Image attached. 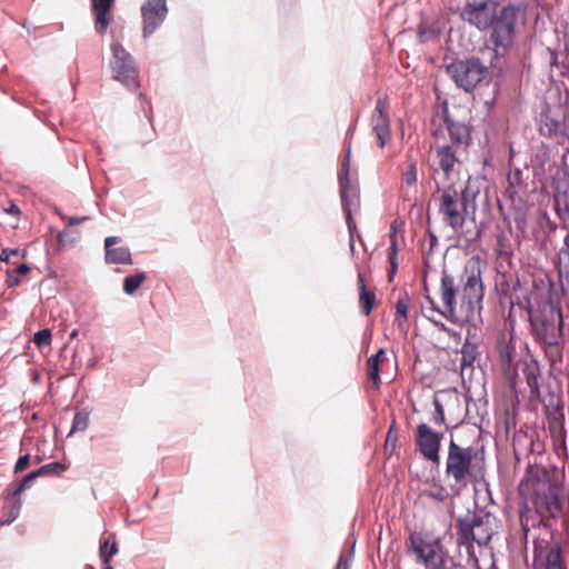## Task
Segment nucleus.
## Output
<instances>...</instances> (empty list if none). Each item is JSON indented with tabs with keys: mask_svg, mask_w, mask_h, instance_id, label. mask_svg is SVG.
I'll return each mask as SVG.
<instances>
[{
	"mask_svg": "<svg viewBox=\"0 0 569 569\" xmlns=\"http://www.w3.org/2000/svg\"><path fill=\"white\" fill-rule=\"evenodd\" d=\"M442 307L429 295L426 302L431 312H437L452 323L472 322L480 315L483 306L485 286L482 282L481 261L472 258L463 268L458 283L455 277L443 269L439 288Z\"/></svg>",
	"mask_w": 569,
	"mask_h": 569,
	"instance_id": "f257e3e1",
	"label": "nucleus"
},
{
	"mask_svg": "<svg viewBox=\"0 0 569 569\" xmlns=\"http://www.w3.org/2000/svg\"><path fill=\"white\" fill-rule=\"evenodd\" d=\"M505 57L498 50H486L480 56L455 59L446 66V72L455 84L465 92H472L478 86L489 84L502 74Z\"/></svg>",
	"mask_w": 569,
	"mask_h": 569,
	"instance_id": "f03ea898",
	"label": "nucleus"
},
{
	"mask_svg": "<svg viewBox=\"0 0 569 569\" xmlns=\"http://www.w3.org/2000/svg\"><path fill=\"white\" fill-rule=\"evenodd\" d=\"M532 505L535 507L536 517L528 515L530 509L525 505V510L520 509V523L521 529L527 537L531 527L536 522H540L545 515L556 517L562 509V502L559 497L558 485L551 482L550 479L537 480L533 485Z\"/></svg>",
	"mask_w": 569,
	"mask_h": 569,
	"instance_id": "7ed1b4c3",
	"label": "nucleus"
},
{
	"mask_svg": "<svg viewBox=\"0 0 569 569\" xmlns=\"http://www.w3.org/2000/svg\"><path fill=\"white\" fill-rule=\"evenodd\" d=\"M496 517L485 510H467L463 516L456 519V535L459 547H466L468 553L473 548V542L479 546L487 545L493 533Z\"/></svg>",
	"mask_w": 569,
	"mask_h": 569,
	"instance_id": "20e7f679",
	"label": "nucleus"
},
{
	"mask_svg": "<svg viewBox=\"0 0 569 569\" xmlns=\"http://www.w3.org/2000/svg\"><path fill=\"white\" fill-rule=\"evenodd\" d=\"M477 452L472 447H462L453 439L450 440L448 447V456L446 460V476L453 480V485L459 489L467 487L469 482L479 481V477L483 478L479 471H475L472 463L473 456Z\"/></svg>",
	"mask_w": 569,
	"mask_h": 569,
	"instance_id": "39448f33",
	"label": "nucleus"
},
{
	"mask_svg": "<svg viewBox=\"0 0 569 569\" xmlns=\"http://www.w3.org/2000/svg\"><path fill=\"white\" fill-rule=\"evenodd\" d=\"M536 340L549 347H557L562 336V313L550 306L530 319Z\"/></svg>",
	"mask_w": 569,
	"mask_h": 569,
	"instance_id": "423d86ee",
	"label": "nucleus"
},
{
	"mask_svg": "<svg viewBox=\"0 0 569 569\" xmlns=\"http://www.w3.org/2000/svg\"><path fill=\"white\" fill-rule=\"evenodd\" d=\"M350 156H351V147L348 146L347 154L341 163L340 170L338 172V182L340 188V199L341 207L346 214V223L350 233V248L353 251L355 243L352 239L353 231L356 230V222L352 218V209L359 207V191L357 186L352 184L350 181L349 172H350Z\"/></svg>",
	"mask_w": 569,
	"mask_h": 569,
	"instance_id": "0eeeda50",
	"label": "nucleus"
},
{
	"mask_svg": "<svg viewBox=\"0 0 569 569\" xmlns=\"http://www.w3.org/2000/svg\"><path fill=\"white\" fill-rule=\"evenodd\" d=\"M110 50L112 53L110 61L112 78L122 83L128 90L136 91L140 87V82L139 70L133 57L119 42H112Z\"/></svg>",
	"mask_w": 569,
	"mask_h": 569,
	"instance_id": "6e6552de",
	"label": "nucleus"
},
{
	"mask_svg": "<svg viewBox=\"0 0 569 569\" xmlns=\"http://www.w3.org/2000/svg\"><path fill=\"white\" fill-rule=\"evenodd\" d=\"M519 14V7L509 3L502 7L493 18L490 42L495 46L492 50L505 53L507 47L513 41L515 27Z\"/></svg>",
	"mask_w": 569,
	"mask_h": 569,
	"instance_id": "1a4fd4ad",
	"label": "nucleus"
},
{
	"mask_svg": "<svg viewBox=\"0 0 569 569\" xmlns=\"http://www.w3.org/2000/svg\"><path fill=\"white\" fill-rule=\"evenodd\" d=\"M439 192H441L439 197V213L442 216L443 222L456 231L461 229L465 224L467 213L458 202V191L455 184L450 183L442 190L440 184L436 182L432 197Z\"/></svg>",
	"mask_w": 569,
	"mask_h": 569,
	"instance_id": "9d476101",
	"label": "nucleus"
},
{
	"mask_svg": "<svg viewBox=\"0 0 569 569\" xmlns=\"http://www.w3.org/2000/svg\"><path fill=\"white\" fill-rule=\"evenodd\" d=\"M497 6L495 0H466L461 18L479 30H486L493 22V18L497 14Z\"/></svg>",
	"mask_w": 569,
	"mask_h": 569,
	"instance_id": "9b49d317",
	"label": "nucleus"
},
{
	"mask_svg": "<svg viewBox=\"0 0 569 569\" xmlns=\"http://www.w3.org/2000/svg\"><path fill=\"white\" fill-rule=\"evenodd\" d=\"M443 433L433 430L430 426L421 422L416 429V445L421 456L433 462L439 463L440 461V448Z\"/></svg>",
	"mask_w": 569,
	"mask_h": 569,
	"instance_id": "f8f14e48",
	"label": "nucleus"
},
{
	"mask_svg": "<svg viewBox=\"0 0 569 569\" xmlns=\"http://www.w3.org/2000/svg\"><path fill=\"white\" fill-rule=\"evenodd\" d=\"M533 569H566L558 543L550 545L546 540L533 542Z\"/></svg>",
	"mask_w": 569,
	"mask_h": 569,
	"instance_id": "ddd939ff",
	"label": "nucleus"
},
{
	"mask_svg": "<svg viewBox=\"0 0 569 569\" xmlns=\"http://www.w3.org/2000/svg\"><path fill=\"white\" fill-rule=\"evenodd\" d=\"M140 11L143 21L142 36L149 38L168 16L167 0H146Z\"/></svg>",
	"mask_w": 569,
	"mask_h": 569,
	"instance_id": "4468645a",
	"label": "nucleus"
},
{
	"mask_svg": "<svg viewBox=\"0 0 569 569\" xmlns=\"http://www.w3.org/2000/svg\"><path fill=\"white\" fill-rule=\"evenodd\" d=\"M371 122L378 144L380 148H383L391 139L388 97L377 99L375 111L371 116Z\"/></svg>",
	"mask_w": 569,
	"mask_h": 569,
	"instance_id": "2eb2a0df",
	"label": "nucleus"
},
{
	"mask_svg": "<svg viewBox=\"0 0 569 569\" xmlns=\"http://www.w3.org/2000/svg\"><path fill=\"white\" fill-rule=\"evenodd\" d=\"M540 134L547 138H569L566 116L559 109H547L540 113Z\"/></svg>",
	"mask_w": 569,
	"mask_h": 569,
	"instance_id": "dca6fc26",
	"label": "nucleus"
},
{
	"mask_svg": "<svg viewBox=\"0 0 569 569\" xmlns=\"http://www.w3.org/2000/svg\"><path fill=\"white\" fill-rule=\"evenodd\" d=\"M410 545L413 552L423 561L427 568L441 569L445 566V559L440 553V546L438 542H426L421 537L411 535Z\"/></svg>",
	"mask_w": 569,
	"mask_h": 569,
	"instance_id": "f3484780",
	"label": "nucleus"
},
{
	"mask_svg": "<svg viewBox=\"0 0 569 569\" xmlns=\"http://www.w3.org/2000/svg\"><path fill=\"white\" fill-rule=\"evenodd\" d=\"M441 117L451 142L456 146L468 147L472 141L470 127L463 121L455 120L450 116L447 102L442 106Z\"/></svg>",
	"mask_w": 569,
	"mask_h": 569,
	"instance_id": "a211bd4d",
	"label": "nucleus"
},
{
	"mask_svg": "<svg viewBox=\"0 0 569 569\" xmlns=\"http://www.w3.org/2000/svg\"><path fill=\"white\" fill-rule=\"evenodd\" d=\"M120 241L121 239L119 237L113 236L104 239L106 262L109 264H132L131 252L128 247L113 248V246Z\"/></svg>",
	"mask_w": 569,
	"mask_h": 569,
	"instance_id": "6ab92c4d",
	"label": "nucleus"
},
{
	"mask_svg": "<svg viewBox=\"0 0 569 569\" xmlns=\"http://www.w3.org/2000/svg\"><path fill=\"white\" fill-rule=\"evenodd\" d=\"M436 156L439 167L433 169V173H438L441 170L446 179H450L455 164L458 161L452 147L449 144L437 147Z\"/></svg>",
	"mask_w": 569,
	"mask_h": 569,
	"instance_id": "aec40b11",
	"label": "nucleus"
},
{
	"mask_svg": "<svg viewBox=\"0 0 569 569\" xmlns=\"http://www.w3.org/2000/svg\"><path fill=\"white\" fill-rule=\"evenodd\" d=\"M3 498L4 503L1 509V520L4 525H10L19 517L22 508V500L18 496H10V487L6 489Z\"/></svg>",
	"mask_w": 569,
	"mask_h": 569,
	"instance_id": "412c9836",
	"label": "nucleus"
},
{
	"mask_svg": "<svg viewBox=\"0 0 569 569\" xmlns=\"http://www.w3.org/2000/svg\"><path fill=\"white\" fill-rule=\"evenodd\" d=\"M92 10L96 14L97 32L103 34L109 26L108 16L114 3V0H91Z\"/></svg>",
	"mask_w": 569,
	"mask_h": 569,
	"instance_id": "4be33fe9",
	"label": "nucleus"
},
{
	"mask_svg": "<svg viewBox=\"0 0 569 569\" xmlns=\"http://www.w3.org/2000/svg\"><path fill=\"white\" fill-rule=\"evenodd\" d=\"M553 207L557 216L562 221V229L569 230V188L555 196Z\"/></svg>",
	"mask_w": 569,
	"mask_h": 569,
	"instance_id": "5701e85b",
	"label": "nucleus"
},
{
	"mask_svg": "<svg viewBox=\"0 0 569 569\" xmlns=\"http://www.w3.org/2000/svg\"><path fill=\"white\" fill-rule=\"evenodd\" d=\"M386 359V351L379 349L375 355L368 358L367 368L369 379L378 386L380 382V368L379 365Z\"/></svg>",
	"mask_w": 569,
	"mask_h": 569,
	"instance_id": "b1692460",
	"label": "nucleus"
},
{
	"mask_svg": "<svg viewBox=\"0 0 569 569\" xmlns=\"http://www.w3.org/2000/svg\"><path fill=\"white\" fill-rule=\"evenodd\" d=\"M410 303V297L408 293L402 295L396 302V317L395 322L398 328L405 330V323L408 319V308Z\"/></svg>",
	"mask_w": 569,
	"mask_h": 569,
	"instance_id": "393cba45",
	"label": "nucleus"
},
{
	"mask_svg": "<svg viewBox=\"0 0 569 569\" xmlns=\"http://www.w3.org/2000/svg\"><path fill=\"white\" fill-rule=\"evenodd\" d=\"M113 541L109 545V538H102L100 540L99 547V556L103 563L108 565L112 557L118 552V545L114 541V537L112 536Z\"/></svg>",
	"mask_w": 569,
	"mask_h": 569,
	"instance_id": "a878e982",
	"label": "nucleus"
},
{
	"mask_svg": "<svg viewBox=\"0 0 569 569\" xmlns=\"http://www.w3.org/2000/svg\"><path fill=\"white\" fill-rule=\"evenodd\" d=\"M461 360L460 366L462 369L472 367L477 356H478V347H475L473 343H463L460 350Z\"/></svg>",
	"mask_w": 569,
	"mask_h": 569,
	"instance_id": "bb28decb",
	"label": "nucleus"
},
{
	"mask_svg": "<svg viewBox=\"0 0 569 569\" xmlns=\"http://www.w3.org/2000/svg\"><path fill=\"white\" fill-rule=\"evenodd\" d=\"M146 279L147 274L142 271L126 277L123 279V291L129 296L133 295Z\"/></svg>",
	"mask_w": 569,
	"mask_h": 569,
	"instance_id": "cd10ccee",
	"label": "nucleus"
},
{
	"mask_svg": "<svg viewBox=\"0 0 569 569\" xmlns=\"http://www.w3.org/2000/svg\"><path fill=\"white\" fill-rule=\"evenodd\" d=\"M440 34V29L436 24L420 23L418 30L419 41L425 43L436 40Z\"/></svg>",
	"mask_w": 569,
	"mask_h": 569,
	"instance_id": "c85d7f7f",
	"label": "nucleus"
},
{
	"mask_svg": "<svg viewBox=\"0 0 569 569\" xmlns=\"http://www.w3.org/2000/svg\"><path fill=\"white\" fill-rule=\"evenodd\" d=\"M397 442H398V430L396 427V422L393 421L389 427V430H388L387 437H386V441H385V451H386V453H388V456H391L395 452Z\"/></svg>",
	"mask_w": 569,
	"mask_h": 569,
	"instance_id": "c756f323",
	"label": "nucleus"
},
{
	"mask_svg": "<svg viewBox=\"0 0 569 569\" xmlns=\"http://www.w3.org/2000/svg\"><path fill=\"white\" fill-rule=\"evenodd\" d=\"M359 302L363 315L369 316L376 302V296L371 291H362L359 295Z\"/></svg>",
	"mask_w": 569,
	"mask_h": 569,
	"instance_id": "7c9ffc66",
	"label": "nucleus"
},
{
	"mask_svg": "<svg viewBox=\"0 0 569 569\" xmlns=\"http://www.w3.org/2000/svg\"><path fill=\"white\" fill-rule=\"evenodd\" d=\"M64 470H66L64 465H62L61 462L54 461L51 463L43 465L36 471L39 477H43V476H58L61 472H63Z\"/></svg>",
	"mask_w": 569,
	"mask_h": 569,
	"instance_id": "2f4dec72",
	"label": "nucleus"
},
{
	"mask_svg": "<svg viewBox=\"0 0 569 569\" xmlns=\"http://www.w3.org/2000/svg\"><path fill=\"white\" fill-rule=\"evenodd\" d=\"M476 196L477 192L471 190L469 187H465L461 190L460 197L458 198V202L466 213H468V209L470 206L475 207L473 202Z\"/></svg>",
	"mask_w": 569,
	"mask_h": 569,
	"instance_id": "473e14b6",
	"label": "nucleus"
},
{
	"mask_svg": "<svg viewBox=\"0 0 569 569\" xmlns=\"http://www.w3.org/2000/svg\"><path fill=\"white\" fill-rule=\"evenodd\" d=\"M37 478H39L37 471H32L28 475H26L20 482L16 487H10V496H20V493L26 490L32 481H34Z\"/></svg>",
	"mask_w": 569,
	"mask_h": 569,
	"instance_id": "72a5a7b5",
	"label": "nucleus"
},
{
	"mask_svg": "<svg viewBox=\"0 0 569 569\" xmlns=\"http://www.w3.org/2000/svg\"><path fill=\"white\" fill-rule=\"evenodd\" d=\"M88 425H89V415L83 411H78L74 413L70 433H73L77 431H84L88 428Z\"/></svg>",
	"mask_w": 569,
	"mask_h": 569,
	"instance_id": "f704fd0d",
	"label": "nucleus"
},
{
	"mask_svg": "<svg viewBox=\"0 0 569 569\" xmlns=\"http://www.w3.org/2000/svg\"><path fill=\"white\" fill-rule=\"evenodd\" d=\"M432 403L435 407V411L432 413L431 421L437 426L445 425L446 418L442 402L438 397H433Z\"/></svg>",
	"mask_w": 569,
	"mask_h": 569,
	"instance_id": "c9c22d12",
	"label": "nucleus"
},
{
	"mask_svg": "<svg viewBox=\"0 0 569 569\" xmlns=\"http://www.w3.org/2000/svg\"><path fill=\"white\" fill-rule=\"evenodd\" d=\"M51 338L52 335L49 329H41L34 333L33 342L37 345L38 348L42 349L44 347L50 346Z\"/></svg>",
	"mask_w": 569,
	"mask_h": 569,
	"instance_id": "e433bc0d",
	"label": "nucleus"
},
{
	"mask_svg": "<svg viewBox=\"0 0 569 569\" xmlns=\"http://www.w3.org/2000/svg\"><path fill=\"white\" fill-rule=\"evenodd\" d=\"M403 177L408 186H413L417 182V162L415 159H409Z\"/></svg>",
	"mask_w": 569,
	"mask_h": 569,
	"instance_id": "4c0bfd02",
	"label": "nucleus"
},
{
	"mask_svg": "<svg viewBox=\"0 0 569 569\" xmlns=\"http://www.w3.org/2000/svg\"><path fill=\"white\" fill-rule=\"evenodd\" d=\"M473 343L475 347H479L480 337L477 335L476 326H469L467 329V336L463 343Z\"/></svg>",
	"mask_w": 569,
	"mask_h": 569,
	"instance_id": "58836bf2",
	"label": "nucleus"
},
{
	"mask_svg": "<svg viewBox=\"0 0 569 569\" xmlns=\"http://www.w3.org/2000/svg\"><path fill=\"white\" fill-rule=\"evenodd\" d=\"M388 261L390 264L388 280L391 282L399 267L398 254H388Z\"/></svg>",
	"mask_w": 569,
	"mask_h": 569,
	"instance_id": "ea45409f",
	"label": "nucleus"
},
{
	"mask_svg": "<svg viewBox=\"0 0 569 569\" xmlns=\"http://www.w3.org/2000/svg\"><path fill=\"white\" fill-rule=\"evenodd\" d=\"M30 462V455L26 453L23 456H20L14 465V473H21L24 471Z\"/></svg>",
	"mask_w": 569,
	"mask_h": 569,
	"instance_id": "a19ab883",
	"label": "nucleus"
},
{
	"mask_svg": "<svg viewBox=\"0 0 569 569\" xmlns=\"http://www.w3.org/2000/svg\"><path fill=\"white\" fill-rule=\"evenodd\" d=\"M353 556V547L347 555H341L335 569H349L351 558Z\"/></svg>",
	"mask_w": 569,
	"mask_h": 569,
	"instance_id": "79ce46f5",
	"label": "nucleus"
},
{
	"mask_svg": "<svg viewBox=\"0 0 569 569\" xmlns=\"http://www.w3.org/2000/svg\"><path fill=\"white\" fill-rule=\"evenodd\" d=\"M500 357L502 362L511 365L513 360V349L509 345L501 347Z\"/></svg>",
	"mask_w": 569,
	"mask_h": 569,
	"instance_id": "37998d69",
	"label": "nucleus"
},
{
	"mask_svg": "<svg viewBox=\"0 0 569 569\" xmlns=\"http://www.w3.org/2000/svg\"><path fill=\"white\" fill-rule=\"evenodd\" d=\"M6 286L8 288H17L20 286V278L13 273L11 270H7Z\"/></svg>",
	"mask_w": 569,
	"mask_h": 569,
	"instance_id": "c03bdc74",
	"label": "nucleus"
},
{
	"mask_svg": "<svg viewBox=\"0 0 569 569\" xmlns=\"http://www.w3.org/2000/svg\"><path fill=\"white\" fill-rule=\"evenodd\" d=\"M19 253V249L4 248L0 253V261L9 262L11 256Z\"/></svg>",
	"mask_w": 569,
	"mask_h": 569,
	"instance_id": "a18cd8bd",
	"label": "nucleus"
},
{
	"mask_svg": "<svg viewBox=\"0 0 569 569\" xmlns=\"http://www.w3.org/2000/svg\"><path fill=\"white\" fill-rule=\"evenodd\" d=\"M390 246L388 248V254H399V246H398V239L397 236L393 233H390Z\"/></svg>",
	"mask_w": 569,
	"mask_h": 569,
	"instance_id": "49530a36",
	"label": "nucleus"
},
{
	"mask_svg": "<svg viewBox=\"0 0 569 569\" xmlns=\"http://www.w3.org/2000/svg\"><path fill=\"white\" fill-rule=\"evenodd\" d=\"M16 276H26L30 271V267L27 263H19L12 270Z\"/></svg>",
	"mask_w": 569,
	"mask_h": 569,
	"instance_id": "de8ad7c7",
	"label": "nucleus"
},
{
	"mask_svg": "<svg viewBox=\"0 0 569 569\" xmlns=\"http://www.w3.org/2000/svg\"><path fill=\"white\" fill-rule=\"evenodd\" d=\"M405 226V222L403 220L401 219H396L393 220V222L391 223V232L390 233H393L395 236L398 233L399 230H401Z\"/></svg>",
	"mask_w": 569,
	"mask_h": 569,
	"instance_id": "09e8293b",
	"label": "nucleus"
},
{
	"mask_svg": "<svg viewBox=\"0 0 569 569\" xmlns=\"http://www.w3.org/2000/svg\"><path fill=\"white\" fill-rule=\"evenodd\" d=\"M88 217H69L68 218V226H78L84 221H87Z\"/></svg>",
	"mask_w": 569,
	"mask_h": 569,
	"instance_id": "8fccbe9b",
	"label": "nucleus"
},
{
	"mask_svg": "<svg viewBox=\"0 0 569 569\" xmlns=\"http://www.w3.org/2000/svg\"><path fill=\"white\" fill-rule=\"evenodd\" d=\"M358 284H359L360 292L367 290L365 278H363V274L361 272L358 273Z\"/></svg>",
	"mask_w": 569,
	"mask_h": 569,
	"instance_id": "3c124183",
	"label": "nucleus"
},
{
	"mask_svg": "<svg viewBox=\"0 0 569 569\" xmlns=\"http://www.w3.org/2000/svg\"><path fill=\"white\" fill-rule=\"evenodd\" d=\"M355 129H356V123H353L352 126L349 127L348 131H347V136H346V149L348 148V146H350V142H348V140L352 137L353 132H355Z\"/></svg>",
	"mask_w": 569,
	"mask_h": 569,
	"instance_id": "603ef678",
	"label": "nucleus"
},
{
	"mask_svg": "<svg viewBox=\"0 0 569 569\" xmlns=\"http://www.w3.org/2000/svg\"><path fill=\"white\" fill-rule=\"evenodd\" d=\"M7 212H9V213H11V214L17 216V214H19V213H20V209H19V207H18V206H16V204H11V206L9 207V209L7 210Z\"/></svg>",
	"mask_w": 569,
	"mask_h": 569,
	"instance_id": "864d4df0",
	"label": "nucleus"
},
{
	"mask_svg": "<svg viewBox=\"0 0 569 569\" xmlns=\"http://www.w3.org/2000/svg\"><path fill=\"white\" fill-rule=\"evenodd\" d=\"M67 234H68L67 230H63V231H61V232L58 234V241H59V243L63 244L64 242H67V239H66Z\"/></svg>",
	"mask_w": 569,
	"mask_h": 569,
	"instance_id": "5fc2aeb1",
	"label": "nucleus"
},
{
	"mask_svg": "<svg viewBox=\"0 0 569 569\" xmlns=\"http://www.w3.org/2000/svg\"><path fill=\"white\" fill-rule=\"evenodd\" d=\"M557 64V54L550 51V66L553 67Z\"/></svg>",
	"mask_w": 569,
	"mask_h": 569,
	"instance_id": "6e6d98bb",
	"label": "nucleus"
},
{
	"mask_svg": "<svg viewBox=\"0 0 569 569\" xmlns=\"http://www.w3.org/2000/svg\"><path fill=\"white\" fill-rule=\"evenodd\" d=\"M480 237H481V230L478 229L475 232V236L469 239V241H475V240L479 239Z\"/></svg>",
	"mask_w": 569,
	"mask_h": 569,
	"instance_id": "4d7b16f0",
	"label": "nucleus"
},
{
	"mask_svg": "<svg viewBox=\"0 0 569 569\" xmlns=\"http://www.w3.org/2000/svg\"><path fill=\"white\" fill-rule=\"evenodd\" d=\"M77 335H78V330H77V329H73V330L71 331V333H70V338H71V339H73V338H76V337H77Z\"/></svg>",
	"mask_w": 569,
	"mask_h": 569,
	"instance_id": "13d9d810",
	"label": "nucleus"
},
{
	"mask_svg": "<svg viewBox=\"0 0 569 569\" xmlns=\"http://www.w3.org/2000/svg\"><path fill=\"white\" fill-rule=\"evenodd\" d=\"M565 50L569 54V38L566 40Z\"/></svg>",
	"mask_w": 569,
	"mask_h": 569,
	"instance_id": "bf43d9fd",
	"label": "nucleus"
},
{
	"mask_svg": "<svg viewBox=\"0 0 569 569\" xmlns=\"http://www.w3.org/2000/svg\"><path fill=\"white\" fill-rule=\"evenodd\" d=\"M565 244L569 249V232H568V234L565 238Z\"/></svg>",
	"mask_w": 569,
	"mask_h": 569,
	"instance_id": "052dcab7",
	"label": "nucleus"
},
{
	"mask_svg": "<svg viewBox=\"0 0 569 569\" xmlns=\"http://www.w3.org/2000/svg\"><path fill=\"white\" fill-rule=\"evenodd\" d=\"M482 482H483V485H485V487H486V490H487L488 492H490V491H489V483H488L485 479H482Z\"/></svg>",
	"mask_w": 569,
	"mask_h": 569,
	"instance_id": "680f3d73",
	"label": "nucleus"
},
{
	"mask_svg": "<svg viewBox=\"0 0 569 569\" xmlns=\"http://www.w3.org/2000/svg\"><path fill=\"white\" fill-rule=\"evenodd\" d=\"M435 242H437V237L435 234H431V244H433Z\"/></svg>",
	"mask_w": 569,
	"mask_h": 569,
	"instance_id": "e2e57ef3",
	"label": "nucleus"
},
{
	"mask_svg": "<svg viewBox=\"0 0 569 569\" xmlns=\"http://www.w3.org/2000/svg\"><path fill=\"white\" fill-rule=\"evenodd\" d=\"M36 460H37L38 462H41V460H42V459H41V457L37 456V457H36Z\"/></svg>",
	"mask_w": 569,
	"mask_h": 569,
	"instance_id": "0e129e2a",
	"label": "nucleus"
},
{
	"mask_svg": "<svg viewBox=\"0 0 569 569\" xmlns=\"http://www.w3.org/2000/svg\"><path fill=\"white\" fill-rule=\"evenodd\" d=\"M103 569H113L111 566H106Z\"/></svg>",
	"mask_w": 569,
	"mask_h": 569,
	"instance_id": "69168bd1",
	"label": "nucleus"
},
{
	"mask_svg": "<svg viewBox=\"0 0 569 569\" xmlns=\"http://www.w3.org/2000/svg\"><path fill=\"white\" fill-rule=\"evenodd\" d=\"M423 289H425L426 291H428V286H427V283H426V282H425Z\"/></svg>",
	"mask_w": 569,
	"mask_h": 569,
	"instance_id": "338daca9",
	"label": "nucleus"
},
{
	"mask_svg": "<svg viewBox=\"0 0 569 569\" xmlns=\"http://www.w3.org/2000/svg\"><path fill=\"white\" fill-rule=\"evenodd\" d=\"M441 328H442V330H447L445 323H441Z\"/></svg>",
	"mask_w": 569,
	"mask_h": 569,
	"instance_id": "774afa93",
	"label": "nucleus"
}]
</instances>
